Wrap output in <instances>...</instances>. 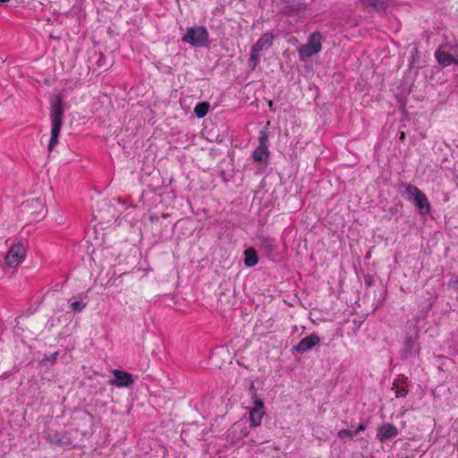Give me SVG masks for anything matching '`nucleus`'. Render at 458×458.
I'll use <instances>...</instances> for the list:
<instances>
[{"label": "nucleus", "instance_id": "a211bd4d", "mask_svg": "<svg viewBox=\"0 0 458 458\" xmlns=\"http://www.w3.org/2000/svg\"><path fill=\"white\" fill-rule=\"evenodd\" d=\"M259 241L260 242V245L262 248L267 250H274L276 249V244L274 240L267 236H259Z\"/></svg>", "mask_w": 458, "mask_h": 458}, {"label": "nucleus", "instance_id": "4468645a", "mask_svg": "<svg viewBox=\"0 0 458 458\" xmlns=\"http://www.w3.org/2000/svg\"><path fill=\"white\" fill-rule=\"evenodd\" d=\"M437 62L443 66H448L454 63V58L453 55L444 50H437L435 54Z\"/></svg>", "mask_w": 458, "mask_h": 458}, {"label": "nucleus", "instance_id": "39448f33", "mask_svg": "<svg viewBox=\"0 0 458 458\" xmlns=\"http://www.w3.org/2000/svg\"><path fill=\"white\" fill-rule=\"evenodd\" d=\"M182 39L194 47H203L208 40V31L204 26L191 27Z\"/></svg>", "mask_w": 458, "mask_h": 458}, {"label": "nucleus", "instance_id": "dca6fc26", "mask_svg": "<svg viewBox=\"0 0 458 458\" xmlns=\"http://www.w3.org/2000/svg\"><path fill=\"white\" fill-rule=\"evenodd\" d=\"M209 109V103L200 102L194 107V114L198 118H203L207 115Z\"/></svg>", "mask_w": 458, "mask_h": 458}, {"label": "nucleus", "instance_id": "f03ea898", "mask_svg": "<svg viewBox=\"0 0 458 458\" xmlns=\"http://www.w3.org/2000/svg\"><path fill=\"white\" fill-rule=\"evenodd\" d=\"M323 40L324 37L320 31H314L310 34L307 42L297 48L300 60L306 62L321 52Z\"/></svg>", "mask_w": 458, "mask_h": 458}, {"label": "nucleus", "instance_id": "1a4fd4ad", "mask_svg": "<svg viewBox=\"0 0 458 458\" xmlns=\"http://www.w3.org/2000/svg\"><path fill=\"white\" fill-rule=\"evenodd\" d=\"M254 407L250 411V427L257 428L260 426L265 415V406L263 401L258 397L257 393H253Z\"/></svg>", "mask_w": 458, "mask_h": 458}, {"label": "nucleus", "instance_id": "f8f14e48", "mask_svg": "<svg viewBox=\"0 0 458 458\" xmlns=\"http://www.w3.org/2000/svg\"><path fill=\"white\" fill-rule=\"evenodd\" d=\"M320 339L317 335L311 334L302 338L297 345L293 346V350L299 353H304L317 345Z\"/></svg>", "mask_w": 458, "mask_h": 458}, {"label": "nucleus", "instance_id": "20e7f679", "mask_svg": "<svg viewBox=\"0 0 458 458\" xmlns=\"http://www.w3.org/2000/svg\"><path fill=\"white\" fill-rule=\"evenodd\" d=\"M405 192L412 197L414 203L421 215H426L430 212V203L424 192H422L417 186L411 183H403Z\"/></svg>", "mask_w": 458, "mask_h": 458}, {"label": "nucleus", "instance_id": "4be33fe9", "mask_svg": "<svg viewBox=\"0 0 458 458\" xmlns=\"http://www.w3.org/2000/svg\"><path fill=\"white\" fill-rule=\"evenodd\" d=\"M366 429V425L363 424V423H360L358 428L353 431V433H355V436L361 432V431H364Z\"/></svg>", "mask_w": 458, "mask_h": 458}, {"label": "nucleus", "instance_id": "f3484780", "mask_svg": "<svg viewBox=\"0 0 458 458\" xmlns=\"http://www.w3.org/2000/svg\"><path fill=\"white\" fill-rule=\"evenodd\" d=\"M392 390L394 391L396 397H405L408 394L406 387L401 385L397 379L394 380Z\"/></svg>", "mask_w": 458, "mask_h": 458}, {"label": "nucleus", "instance_id": "6e6552de", "mask_svg": "<svg viewBox=\"0 0 458 458\" xmlns=\"http://www.w3.org/2000/svg\"><path fill=\"white\" fill-rule=\"evenodd\" d=\"M268 133L266 130H261L259 136V146L253 151L252 157L255 162H266L269 157Z\"/></svg>", "mask_w": 458, "mask_h": 458}, {"label": "nucleus", "instance_id": "a878e982", "mask_svg": "<svg viewBox=\"0 0 458 458\" xmlns=\"http://www.w3.org/2000/svg\"><path fill=\"white\" fill-rule=\"evenodd\" d=\"M268 105H269V106H270V107H272V106H273V102H272V101H269Z\"/></svg>", "mask_w": 458, "mask_h": 458}, {"label": "nucleus", "instance_id": "aec40b11", "mask_svg": "<svg viewBox=\"0 0 458 458\" xmlns=\"http://www.w3.org/2000/svg\"><path fill=\"white\" fill-rule=\"evenodd\" d=\"M70 307L73 311L80 312L86 307V303L75 301L70 303Z\"/></svg>", "mask_w": 458, "mask_h": 458}, {"label": "nucleus", "instance_id": "b1692460", "mask_svg": "<svg viewBox=\"0 0 458 458\" xmlns=\"http://www.w3.org/2000/svg\"><path fill=\"white\" fill-rule=\"evenodd\" d=\"M453 64H458V57H457V58H454V63H453Z\"/></svg>", "mask_w": 458, "mask_h": 458}, {"label": "nucleus", "instance_id": "7ed1b4c3", "mask_svg": "<svg viewBox=\"0 0 458 458\" xmlns=\"http://www.w3.org/2000/svg\"><path fill=\"white\" fill-rule=\"evenodd\" d=\"M274 39L275 35L271 32H267L252 46L249 61V66L252 70L257 67L260 61L259 53L268 49L273 45Z\"/></svg>", "mask_w": 458, "mask_h": 458}, {"label": "nucleus", "instance_id": "f257e3e1", "mask_svg": "<svg viewBox=\"0 0 458 458\" xmlns=\"http://www.w3.org/2000/svg\"><path fill=\"white\" fill-rule=\"evenodd\" d=\"M50 118H51V137L49 140V143L47 146L48 152H52L58 142V138L60 135L61 127L63 124L64 119V108L63 102L60 98H58L55 102L51 105L50 110Z\"/></svg>", "mask_w": 458, "mask_h": 458}, {"label": "nucleus", "instance_id": "423d86ee", "mask_svg": "<svg viewBox=\"0 0 458 458\" xmlns=\"http://www.w3.org/2000/svg\"><path fill=\"white\" fill-rule=\"evenodd\" d=\"M26 248L21 243L13 244L4 257L5 264L10 267H16L26 257Z\"/></svg>", "mask_w": 458, "mask_h": 458}, {"label": "nucleus", "instance_id": "9d476101", "mask_svg": "<svg viewBox=\"0 0 458 458\" xmlns=\"http://www.w3.org/2000/svg\"><path fill=\"white\" fill-rule=\"evenodd\" d=\"M398 435V428L392 423H383L377 429V438L384 443L388 439L394 438Z\"/></svg>", "mask_w": 458, "mask_h": 458}, {"label": "nucleus", "instance_id": "2eb2a0df", "mask_svg": "<svg viewBox=\"0 0 458 458\" xmlns=\"http://www.w3.org/2000/svg\"><path fill=\"white\" fill-rule=\"evenodd\" d=\"M360 2L364 5L371 6L377 11L384 10L389 4V0H360Z\"/></svg>", "mask_w": 458, "mask_h": 458}, {"label": "nucleus", "instance_id": "0eeeda50", "mask_svg": "<svg viewBox=\"0 0 458 458\" xmlns=\"http://www.w3.org/2000/svg\"><path fill=\"white\" fill-rule=\"evenodd\" d=\"M307 4L304 0H286L284 13L293 17L295 21L304 18Z\"/></svg>", "mask_w": 458, "mask_h": 458}, {"label": "nucleus", "instance_id": "9b49d317", "mask_svg": "<svg viewBox=\"0 0 458 458\" xmlns=\"http://www.w3.org/2000/svg\"><path fill=\"white\" fill-rule=\"evenodd\" d=\"M114 378L110 380V385L116 387H127L133 383L132 376L125 371L114 369L113 371Z\"/></svg>", "mask_w": 458, "mask_h": 458}, {"label": "nucleus", "instance_id": "ddd939ff", "mask_svg": "<svg viewBox=\"0 0 458 458\" xmlns=\"http://www.w3.org/2000/svg\"><path fill=\"white\" fill-rule=\"evenodd\" d=\"M259 262V258L254 248L244 250V264L247 267H254Z\"/></svg>", "mask_w": 458, "mask_h": 458}, {"label": "nucleus", "instance_id": "412c9836", "mask_svg": "<svg viewBox=\"0 0 458 458\" xmlns=\"http://www.w3.org/2000/svg\"><path fill=\"white\" fill-rule=\"evenodd\" d=\"M30 205V206L36 205V206H38V207L42 208V204H41V201L39 200V199H32L31 201H27L26 203H23L22 206L24 208H27Z\"/></svg>", "mask_w": 458, "mask_h": 458}, {"label": "nucleus", "instance_id": "5701e85b", "mask_svg": "<svg viewBox=\"0 0 458 458\" xmlns=\"http://www.w3.org/2000/svg\"><path fill=\"white\" fill-rule=\"evenodd\" d=\"M400 140H403L405 139V133L403 131L400 132Z\"/></svg>", "mask_w": 458, "mask_h": 458}, {"label": "nucleus", "instance_id": "393cba45", "mask_svg": "<svg viewBox=\"0 0 458 458\" xmlns=\"http://www.w3.org/2000/svg\"><path fill=\"white\" fill-rule=\"evenodd\" d=\"M10 0H0V3H7L9 2Z\"/></svg>", "mask_w": 458, "mask_h": 458}, {"label": "nucleus", "instance_id": "6ab92c4d", "mask_svg": "<svg viewBox=\"0 0 458 458\" xmlns=\"http://www.w3.org/2000/svg\"><path fill=\"white\" fill-rule=\"evenodd\" d=\"M337 436L340 439L345 440L347 438H352L355 433L350 429H341L338 431Z\"/></svg>", "mask_w": 458, "mask_h": 458}]
</instances>
